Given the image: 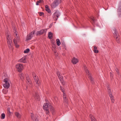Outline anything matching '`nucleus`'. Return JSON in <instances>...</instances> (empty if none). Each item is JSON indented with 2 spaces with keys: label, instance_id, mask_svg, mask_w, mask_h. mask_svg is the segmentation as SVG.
I'll return each mask as SVG.
<instances>
[{
  "label": "nucleus",
  "instance_id": "nucleus-1",
  "mask_svg": "<svg viewBox=\"0 0 121 121\" xmlns=\"http://www.w3.org/2000/svg\"><path fill=\"white\" fill-rule=\"evenodd\" d=\"M13 30L15 37V38L13 39V42L16 47L18 48L19 47V45L18 44V43L19 42L20 39L17 33L16 32V27H14Z\"/></svg>",
  "mask_w": 121,
  "mask_h": 121
},
{
  "label": "nucleus",
  "instance_id": "nucleus-2",
  "mask_svg": "<svg viewBox=\"0 0 121 121\" xmlns=\"http://www.w3.org/2000/svg\"><path fill=\"white\" fill-rule=\"evenodd\" d=\"M43 109L44 110L46 111V114H48L49 113L48 111L49 109L51 108V110H52L53 109V108L51 106V104L50 103H45L43 105Z\"/></svg>",
  "mask_w": 121,
  "mask_h": 121
},
{
  "label": "nucleus",
  "instance_id": "nucleus-3",
  "mask_svg": "<svg viewBox=\"0 0 121 121\" xmlns=\"http://www.w3.org/2000/svg\"><path fill=\"white\" fill-rule=\"evenodd\" d=\"M83 68L86 74L88 76L89 78L91 80V83L94 84V82L93 80V79L92 78L91 74L89 72L88 70L87 69L86 67V66L84 65Z\"/></svg>",
  "mask_w": 121,
  "mask_h": 121
},
{
  "label": "nucleus",
  "instance_id": "nucleus-4",
  "mask_svg": "<svg viewBox=\"0 0 121 121\" xmlns=\"http://www.w3.org/2000/svg\"><path fill=\"white\" fill-rule=\"evenodd\" d=\"M4 82L3 84L4 87L6 89H8L9 86L10 82L9 78L8 77L5 78L4 80Z\"/></svg>",
  "mask_w": 121,
  "mask_h": 121
},
{
  "label": "nucleus",
  "instance_id": "nucleus-5",
  "mask_svg": "<svg viewBox=\"0 0 121 121\" xmlns=\"http://www.w3.org/2000/svg\"><path fill=\"white\" fill-rule=\"evenodd\" d=\"M7 39L8 46L9 48H11L12 46V38L11 36L10 35H8V36H7Z\"/></svg>",
  "mask_w": 121,
  "mask_h": 121
},
{
  "label": "nucleus",
  "instance_id": "nucleus-6",
  "mask_svg": "<svg viewBox=\"0 0 121 121\" xmlns=\"http://www.w3.org/2000/svg\"><path fill=\"white\" fill-rule=\"evenodd\" d=\"M61 0H55L51 4V6L52 8H54L56 7L61 3Z\"/></svg>",
  "mask_w": 121,
  "mask_h": 121
},
{
  "label": "nucleus",
  "instance_id": "nucleus-7",
  "mask_svg": "<svg viewBox=\"0 0 121 121\" xmlns=\"http://www.w3.org/2000/svg\"><path fill=\"white\" fill-rule=\"evenodd\" d=\"M16 68L19 72H21L23 69V66L22 64H18L16 66Z\"/></svg>",
  "mask_w": 121,
  "mask_h": 121
},
{
  "label": "nucleus",
  "instance_id": "nucleus-8",
  "mask_svg": "<svg viewBox=\"0 0 121 121\" xmlns=\"http://www.w3.org/2000/svg\"><path fill=\"white\" fill-rule=\"evenodd\" d=\"M112 32L115 36V37L116 39V40L117 41L118 43H119L120 41L119 40V38L118 37V33L117 32V31L115 28H114Z\"/></svg>",
  "mask_w": 121,
  "mask_h": 121
},
{
  "label": "nucleus",
  "instance_id": "nucleus-9",
  "mask_svg": "<svg viewBox=\"0 0 121 121\" xmlns=\"http://www.w3.org/2000/svg\"><path fill=\"white\" fill-rule=\"evenodd\" d=\"M35 31H34L33 32H31L27 36L26 41H29L32 38L34 35L35 33Z\"/></svg>",
  "mask_w": 121,
  "mask_h": 121
},
{
  "label": "nucleus",
  "instance_id": "nucleus-10",
  "mask_svg": "<svg viewBox=\"0 0 121 121\" xmlns=\"http://www.w3.org/2000/svg\"><path fill=\"white\" fill-rule=\"evenodd\" d=\"M60 13L59 12L56 11L53 15V19L55 20H57L60 16Z\"/></svg>",
  "mask_w": 121,
  "mask_h": 121
},
{
  "label": "nucleus",
  "instance_id": "nucleus-11",
  "mask_svg": "<svg viewBox=\"0 0 121 121\" xmlns=\"http://www.w3.org/2000/svg\"><path fill=\"white\" fill-rule=\"evenodd\" d=\"M47 29H43L40 31L36 32V34L37 35H40L43 33H46L47 31Z\"/></svg>",
  "mask_w": 121,
  "mask_h": 121
},
{
  "label": "nucleus",
  "instance_id": "nucleus-12",
  "mask_svg": "<svg viewBox=\"0 0 121 121\" xmlns=\"http://www.w3.org/2000/svg\"><path fill=\"white\" fill-rule=\"evenodd\" d=\"M32 75L34 77L35 81L36 84L37 85V86H39V79L38 78L37 76H36L34 72H33L32 73Z\"/></svg>",
  "mask_w": 121,
  "mask_h": 121
},
{
  "label": "nucleus",
  "instance_id": "nucleus-13",
  "mask_svg": "<svg viewBox=\"0 0 121 121\" xmlns=\"http://www.w3.org/2000/svg\"><path fill=\"white\" fill-rule=\"evenodd\" d=\"M107 89L108 90V92L109 93V96L110 97L111 101L113 103L114 101V99H113V96L112 95V93L111 90L110 89V88L109 87H108Z\"/></svg>",
  "mask_w": 121,
  "mask_h": 121
},
{
  "label": "nucleus",
  "instance_id": "nucleus-14",
  "mask_svg": "<svg viewBox=\"0 0 121 121\" xmlns=\"http://www.w3.org/2000/svg\"><path fill=\"white\" fill-rule=\"evenodd\" d=\"M57 76L59 78V79L60 80V81H61V83H62V84L63 85H65V82L63 80V77L61 75V74H60V73L59 72H57Z\"/></svg>",
  "mask_w": 121,
  "mask_h": 121
},
{
  "label": "nucleus",
  "instance_id": "nucleus-15",
  "mask_svg": "<svg viewBox=\"0 0 121 121\" xmlns=\"http://www.w3.org/2000/svg\"><path fill=\"white\" fill-rule=\"evenodd\" d=\"M118 15L119 16H121V3H119L117 9Z\"/></svg>",
  "mask_w": 121,
  "mask_h": 121
},
{
  "label": "nucleus",
  "instance_id": "nucleus-16",
  "mask_svg": "<svg viewBox=\"0 0 121 121\" xmlns=\"http://www.w3.org/2000/svg\"><path fill=\"white\" fill-rule=\"evenodd\" d=\"M26 57L24 56L22 58L19 60L18 61L20 62H23L25 63L26 62Z\"/></svg>",
  "mask_w": 121,
  "mask_h": 121
},
{
  "label": "nucleus",
  "instance_id": "nucleus-17",
  "mask_svg": "<svg viewBox=\"0 0 121 121\" xmlns=\"http://www.w3.org/2000/svg\"><path fill=\"white\" fill-rule=\"evenodd\" d=\"M26 82L29 84H30L31 83V81L30 79L29 76L27 74L26 75Z\"/></svg>",
  "mask_w": 121,
  "mask_h": 121
},
{
  "label": "nucleus",
  "instance_id": "nucleus-18",
  "mask_svg": "<svg viewBox=\"0 0 121 121\" xmlns=\"http://www.w3.org/2000/svg\"><path fill=\"white\" fill-rule=\"evenodd\" d=\"M72 62L73 64H76L78 62V60L77 58L73 57L72 59Z\"/></svg>",
  "mask_w": 121,
  "mask_h": 121
},
{
  "label": "nucleus",
  "instance_id": "nucleus-19",
  "mask_svg": "<svg viewBox=\"0 0 121 121\" xmlns=\"http://www.w3.org/2000/svg\"><path fill=\"white\" fill-rule=\"evenodd\" d=\"M33 96L36 100H37L38 101L39 100V96L38 93H35V95H34Z\"/></svg>",
  "mask_w": 121,
  "mask_h": 121
},
{
  "label": "nucleus",
  "instance_id": "nucleus-20",
  "mask_svg": "<svg viewBox=\"0 0 121 121\" xmlns=\"http://www.w3.org/2000/svg\"><path fill=\"white\" fill-rule=\"evenodd\" d=\"M63 97L64 98V102L66 103H67V99L66 97L65 94L64 93L63 94Z\"/></svg>",
  "mask_w": 121,
  "mask_h": 121
},
{
  "label": "nucleus",
  "instance_id": "nucleus-21",
  "mask_svg": "<svg viewBox=\"0 0 121 121\" xmlns=\"http://www.w3.org/2000/svg\"><path fill=\"white\" fill-rule=\"evenodd\" d=\"M31 117L32 119L33 120V121H38V120H36L34 117V115L32 113H31Z\"/></svg>",
  "mask_w": 121,
  "mask_h": 121
},
{
  "label": "nucleus",
  "instance_id": "nucleus-22",
  "mask_svg": "<svg viewBox=\"0 0 121 121\" xmlns=\"http://www.w3.org/2000/svg\"><path fill=\"white\" fill-rule=\"evenodd\" d=\"M43 2V0H39L37 1L36 2V4L37 5H39V3H42Z\"/></svg>",
  "mask_w": 121,
  "mask_h": 121
},
{
  "label": "nucleus",
  "instance_id": "nucleus-23",
  "mask_svg": "<svg viewBox=\"0 0 121 121\" xmlns=\"http://www.w3.org/2000/svg\"><path fill=\"white\" fill-rule=\"evenodd\" d=\"M15 116L18 118H20L21 117V115L18 112H16L15 113Z\"/></svg>",
  "mask_w": 121,
  "mask_h": 121
},
{
  "label": "nucleus",
  "instance_id": "nucleus-24",
  "mask_svg": "<svg viewBox=\"0 0 121 121\" xmlns=\"http://www.w3.org/2000/svg\"><path fill=\"white\" fill-rule=\"evenodd\" d=\"M90 117L91 119V121H96L95 119V118L92 115L90 114Z\"/></svg>",
  "mask_w": 121,
  "mask_h": 121
},
{
  "label": "nucleus",
  "instance_id": "nucleus-25",
  "mask_svg": "<svg viewBox=\"0 0 121 121\" xmlns=\"http://www.w3.org/2000/svg\"><path fill=\"white\" fill-rule=\"evenodd\" d=\"M56 43L57 45L59 46L61 44V43L60 42V40L59 39H57L56 40Z\"/></svg>",
  "mask_w": 121,
  "mask_h": 121
},
{
  "label": "nucleus",
  "instance_id": "nucleus-26",
  "mask_svg": "<svg viewBox=\"0 0 121 121\" xmlns=\"http://www.w3.org/2000/svg\"><path fill=\"white\" fill-rule=\"evenodd\" d=\"M97 47L96 46H95L94 47L93 51L95 53H97L98 52V51L97 50Z\"/></svg>",
  "mask_w": 121,
  "mask_h": 121
},
{
  "label": "nucleus",
  "instance_id": "nucleus-27",
  "mask_svg": "<svg viewBox=\"0 0 121 121\" xmlns=\"http://www.w3.org/2000/svg\"><path fill=\"white\" fill-rule=\"evenodd\" d=\"M5 115L4 113H2L0 116L1 119H4L5 118Z\"/></svg>",
  "mask_w": 121,
  "mask_h": 121
},
{
  "label": "nucleus",
  "instance_id": "nucleus-28",
  "mask_svg": "<svg viewBox=\"0 0 121 121\" xmlns=\"http://www.w3.org/2000/svg\"><path fill=\"white\" fill-rule=\"evenodd\" d=\"M48 37L49 39H51L52 37V33L51 32H49Z\"/></svg>",
  "mask_w": 121,
  "mask_h": 121
},
{
  "label": "nucleus",
  "instance_id": "nucleus-29",
  "mask_svg": "<svg viewBox=\"0 0 121 121\" xmlns=\"http://www.w3.org/2000/svg\"><path fill=\"white\" fill-rule=\"evenodd\" d=\"M90 19L91 21H92L94 23H95L96 22V20H95L94 18L93 17H91L90 18Z\"/></svg>",
  "mask_w": 121,
  "mask_h": 121
},
{
  "label": "nucleus",
  "instance_id": "nucleus-30",
  "mask_svg": "<svg viewBox=\"0 0 121 121\" xmlns=\"http://www.w3.org/2000/svg\"><path fill=\"white\" fill-rule=\"evenodd\" d=\"M30 51V49L29 48H27L24 51V53H27L29 52Z\"/></svg>",
  "mask_w": 121,
  "mask_h": 121
},
{
  "label": "nucleus",
  "instance_id": "nucleus-31",
  "mask_svg": "<svg viewBox=\"0 0 121 121\" xmlns=\"http://www.w3.org/2000/svg\"><path fill=\"white\" fill-rule=\"evenodd\" d=\"M20 78L22 80H23V79L24 78V76L23 74H20Z\"/></svg>",
  "mask_w": 121,
  "mask_h": 121
},
{
  "label": "nucleus",
  "instance_id": "nucleus-32",
  "mask_svg": "<svg viewBox=\"0 0 121 121\" xmlns=\"http://www.w3.org/2000/svg\"><path fill=\"white\" fill-rule=\"evenodd\" d=\"M3 92L4 94H6L8 92V90H7L4 89L3 91Z\"/></svg>",
  "mask_w": 121,
  "mask_h": 121
},
{
  "label": "nucleus",
  "instance_id": "nucleus-33",
  "mask_svg": "<svg viewBox=\"0 0 121 121\" xmlns=\"http://www.w3.org/2000/svg\"><path fill=\"white\" fill-rule=\"evenodd\" d=\"M45 10L49 13H51V11L49 8L45 9Z\"/></svg>",
  "mask_w": 121,
  "mask_h": 121
},
{
  "label": "nucleus",
  "instance_id": "nucleus-34",
  "mask_svg": "<svg viewBox=\"0 0 121 121\" xmlns=\"http://www.w3.org/2000/svg\"><path fill=\"white\" fill-rule=\"evenodd\" d=\"M60 89L64 93V89H63V88L61 87V86H60Z\"/></svg>",
  "mask_w": 121,
  "mask_h": 121
},
{
  "label": "nucleus",
  "instance_id": "nucleus-35",
  "mask_svg": "<svg viewBox=\"0 0 121 121\" xmlns=\"http://www.w3.org/2000/svg\"><path fill=\"white\" fill-rule=\"evenodd\" d=\"M10 108H7V111L8 112H9L10 113Z\"/></svg>",
  "mask_w": 121,
  "mask_h": 121
},
{
  "label": "nucleus",
  "instance_id": "nucleus-36",
  "mask_svg": "<svg viewBox=\"0 0 121 121\" xmlns=\"http://www.w3.org/2000/svg\"><path fill=\"white\" fill-rule=\"evenodd\" d=\"M54 99L56 101H57V100H58V99H57V97H55Z\"/></svg>",
  "mask_w": 121,
  "mask_h": 121
},
{
  "label": "nucleus",
  "instance_id": "nucleus-37",
  "mask_svg": "<svg viewBox=\"0 0 121 121\" xmlns=\"http://www.w3.org/2000/svg\"><path fill=\"white\" fill-rule=\"evenodd\" d=\"M43 13L41 12L39 13V15L40 16H41L43 14Z\"/></svg>",
  "mask_w": 121,
  "mask_h": 121
},
{
  "label": "nucleus",
  "instance_id": "nucleus-38",
  "mask_svg": "<svg viewBox=\"0 0 121 121\" xmlns=\"http://www.w3.org/2000/svg\"><path fill=\"white\" fill-rule=\"evenodd\" d=\"M45 9L49 8L48 6L47 5H46L45 6Z\"/></svg>",
  "mask_w": 121,
  "mask_h": 121
},
{
  "label": "nucleus",
  "instance_id": "nucleus-39",
  "mask_svg": "<svg viewBox=\"0 0 121 121\" xmlns=\"http://www.w3.org/2000/svg\"><path fill=\"white\" fill-rule=\"evenodd\" d=\"M52 24H51L50 25V26H49V28H51V27L52 26Z\"/></svg>",
  "mask_w": 121,
  "mask_h": 121
},
{
  "label": "nucleus",
  "instance_id": "nucleus-40",
  "mask_svg": "<svg viewBox=\"0 0 121 121\" xmlns=\"http://www.w3.org/2000/svg\"><path fill=\"white\" fill-rule=\"evenodd\" d=\"M116 72H117V74L118 75L119 74V72H118V70H116Z\"/></svg>",
  "mask_w": 121,
  "mask_h": 121
},
{
  "label": "nucleus",
  "instance_id": "nucleus-41",
  "mask_svg": "<svg viewBox=\"0 0 121 121\" xmlns=\"http://www.w3.org/2000/svg\"><path fill=\"white\" fill-rule=\"evenodd\" d=\"M110 76L111 77L112 76V74H110Z\"/></svg>",
  "mask_w": 121,
  "mask_h": 121
}]
</instances>
